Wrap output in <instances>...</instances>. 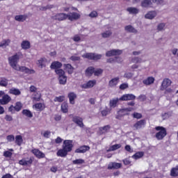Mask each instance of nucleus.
Instances as JSON below:
<instances>
[{"mask_svg": "<svg viewBox=\"0 0 178 178\" xmlns=\"http://www.w3.org/2000/svg\"><path fill=\"white\" fill-rule=\"evenodd\" d=\"M74 165H81L84 163V160L81 159H76L72 161Z\"/></svg>", "mask_w": 178, "mask_h": 178, "instance_id": "nucleus-54", "label": "nucleus"}, {"mask_svg": "<svg viewBox=\"0 0 178 178\" xmlns=\"http://www.w3.org/2000/svg\"><path fill=\"white\" fill-rule=\"evenodd\" d=\"M133 117L135 119H141V118H143V115H141V113H134L133 114Z\"/></svg>", "mask_w": 178, "mask_h": 178, "instance_id": "nucleus-62", "label": "nucleus"}, {"mask_svg": "<svg viewBox=\"0 0 178 178\" xmlns=\"http://www.w3.org/2000/svg\"><path fill=\"white\" fill-rule=\"evenodd\" d=\"M50 136H51L50 131H45L43 134V137H44V138H49Z\"/></svg>", "mask_w": 178, "mask_h": 178, "instance_id": "nucleus-63", "label": "nucleus"}, {"mask_svg": "<svg viewBox=\"0 0 178 178\" xmlns=\"http://www.w3.org/2000/svg\"><path fill=\"white\" fill-rule=\"evenodd\" d=\"M104 70H102V69H97V70H95V72H94V75L95 76H101V74H102Z\"/></svg>", "mask_w": 178, "mask_h": 178, "instance_id": "nucleus-59", "label": "nucleus"}, {"mask_svg": "<svg viewBox=\"0 0 178 178\" xmlns=\"http://www.w3.org/2000/svg\"><path fill=\"white\" fill-rule=\"evenodd\" d=\"M152 2L156 5H166L165 0H152Z\"/></svg>", "mask_w": 178, "mask_h": 178, "instance_id": "nucleus-55", "label": "nucleus"}, {"mask_svg": "<svg viewBox=\"0 0 178 178\" xmlns=\"http://www.w3.org/2000/svg\"><path fill=\"white\" fill-rule=\"evenodd\" d=\"M1 97L2 98L0 99L1 105H8V104L12 101V97H10L9 95L5 94V92H4V95H3Z\"/></svg>", "mask_w": 178, "mask_h": 178, "instance_id": "nucleus-7", "label": "nucleus"}, {"mask_svg": "<svg viewBox=\"0 0 178 178\" xmlns=\"http://www.w3.org/2000/svg\"><path fill=\"white\" fill-rule=\"evenodd\" d=\"M119 81H120V78L118 76L113 78L111 80L108 81V86L111 88H115L118 84H119Z\"/></svg>", "mask_w": 178, "mask_h": 178, "instance_id": "nucleus-11", "label": "nucleus"}, {"mask_svg": "<svg viewBox=\"0 0 178 178\" xmlns=\"http://www.w3.org/2000/svg\"><path fill=\"white\" fill-rule=\"evenodd\" d=\"M34 108H35V109H38V111H42V109L44 108V104H42V103H38L35 104V105H33Z\"/></svg>", "mask_w": 178, "mask_h": 178, "instance_id": "nucleus-53", "label": "nucleus"}, {"mask_svg": "<svg viewBox=\"0 0 178 178\" xmlns=\"http://www.w3.org/2000/svg\"><path fill=\"white\" fill-rule=\"evenodd\" d=\"M123 54V51L120 49H112L110 51H108L106 53V56L111 57V56H116L117 55H122Z\"/></svg>", "mask_w": 178, "mask_h": 178, "instance_id": "nucleus-9", "label": "nucleus"}, {"mask_svg": "<svg viewBox=\"0 0 178 178\" xmlns=\"http://www.w3.org/2000/svg\"><path fill=\"white\" fill-rule=\"evenodd\" d=\"M136 99V95L133 94H125L120 98V101H133Z\"/></svg>", "mask_w": 178, "mask_h": 178, "instance_id": "nucleus-13", "label": "nucleus"}, {"mask_svg": "<svg viewBox=\"0 0 178 178\" xmlns=\"http://www.w3.org/2000/svg\"><path fill=\"white\" fill-rule=\"evenodd\" d=\"M141 6L142 8H152V1L151 0H143L141 1Z\"/></svg>", "mask_w": 178, "mask_h": 178, "instance_id": "nucleus-19", "label": "nucleus"}, {"mask_svg": "<svg viewBox=\"0 0 178 178\" xmlns=\"http://www.w3.org/2000/svg\"><path fill=\"white\" fill-rule=\"evenodd\" d=\"M172 116V112H168V113H164L162 114V118L163 120H166V119H169Z\"/></svg>", "mask_w": 178, "mask_h": 178, "instance_id": "nucleus-52", "label": "nucleus"}, {"mask_svg": "<svg viewBox=\"0 0 178 178\" xmlns=\"http://www.w3.org/2000/svg\"><path fill=\"white\" fill-rule=\"evenodd\" d=\"M95 84H97V81L96 80H91L88 81L86 83H83L81 86L82 88H92V87H94V86H95Z\"/></svg>", "mask_w": 178, "mask_h": 178, "instance_id": "nucleus-17", "label": "nucleus"}, {"mask_svg": "<svg viewBox=\"0 0 178 178\" xmlns=\"http://www.w3.org/2000/svg\"><path fill=\"white\" fill-rule=\"evenodd\" d=\"M21 47L22 49H30L31 45L29 40H23L21 43Z\"/></svg>", "mask_w": 178, "mask_h": 178, "instance_id": "nucleus-27", "label": "nucleus"}, {"mask_svg": "<svg viewBox=\"0 0 178 178\" xmlns=\"http://www.w3.org/2000/svg\"><path fill=\"white\" fill-rule=\"evenodd\" d=\"M112 35V31L108 30L102 33L103 38H109Z\"/></svg>", "mask_w": 178, "mask_h": 178, "instance_id": "nucleus-43", "label": "nucleus"}, {"mask_svg": "<svg viewBox=\"0 0 178 178\" xmlns=\"http://www.w3.org/2000/svg\"><path fill=\"white\" fill-rule=\"evenodd\" d=\"M87 151H90V146L88 145H83L79 147L78 149L75 150L76 154H85Z\"/></svg>", "mask_w": 178, "mask_h": 178, "instance_id": "nucleus-15", "label": "nucleus"}, {"mask_svg": "<svg viewBox=\"0 0 178 178\" xmlns=\"http://www.w3.org/2000/svg\"><path fill=\"white\" fill-rule=\"evenodd\" d=\"M126 88H129V83H124L120 86V90H126Z\"/></svg>", "mask_w": 178, "mask_h": 178, "instance_id": "nucleus-61", "label": "nucleus"}, {"mask_svg": "<svg viewBox=\"0 0 178 178\" xmlns=\"http://www.w3.org/2000/svg\"><path fill=\"white\" fill-rule=\"evenodd\" d=\"M120 168H122V163L111 162L108 165L107 169H108V170H112L113 169H120Z\"/></svg>", "mask_w": 178, "mask_h": 178, "instance_id": "nucleus-14", "label": "nucleus"}, {"mask_svg": "<svg viewBox=\"0 0 178 178\" xmlns=\"http://www.w3.org/2000/svg\"><path fill=\"white\" fill-rule=\"evenodd\" d=\"M33 99L36 102L40 101L41 99V93L36 92L33 94Z\"/></svg>", "mask_w": 178, "mask_h": 178, "instance_id": "nucleus-49", "label": "nucleus"}, {"mask_svg": "<svg viewBox=\"0 0 178 178\" xmlns=\"http://www.w3.org/2000/svg\"><path fill=\"white\" fill-rule=\"evenodd\" d=\"M15 144L19 147L23 144V137L22 136L17 135L15 136Z\"/></svg>", "mask_w": 178, "mask_h": 178, "instance_id": "nucleus-34", "label": "nucleus"}, {"mask_svg": "<svg viewBox=\"0 0 178 178\" xmlns=\"http://www.w3.org/2000/svg\"><path fill=\"white\" fill-rule=\"evenodd\" d=\"M58 81L59 84L65 86L66 83H67V76H66V75H64L63 76H58Z\"/></svg>", "mask_w": 178, "mask_h": 178, "instance_id": "nucleus-31", "label": "nucleus"}, {"mask_svg": "<svg viewBox=\"0 0 178 178\" xmlns=\"http://www.w3.org/2000/svg\"><path fill=\"white\" fill-rule=\"evenodd\" d=\"M97 16H98V13H97V11H92L90 14H89V17H97Z\"/></svg>", "mask_w": 178, "mask_h": 178, "instance_id": "nucleus-64", "label": "nucleus"}, {"mask_svg": "<svg viewBox=\"0 0 178 178\" xmlns=\"http://www.w3.org/2000/svg\"><path fill=\"white\" fill-rule=\"evenodd\" d=\"M165 23H161L157 26V30L158 31H163V30H165Z\"/></svg>", "mask_w": 178, "mask_h": 178, "instance_id": "nucleus-57", "label": "nucleus"}, {"mask_svg": "<svg viewBox=\"0 0 178 178\" xmlns=\"http://www.w3.org/2000/svg\"><path fill=\"white\" fill-rule=\"evenodd\" d=\"M120 101V99L116 98L110 101V106L111 108H116V105H118V102Z\"/></svg>", "mask_w": 178, "mask_h": 178, "instance_id": "nucleus-41", "label": "nucleus"}, {"mask_svg": "<svg viewBox=\"0 0 178 178\" xmlns=\"http://www.w3.org/2000/svg\"><path fill=\"white\" fill-rule=\"evenodd\" d=\"M154 81H155V78L149 76L146 79L143 80V83L145 86H151V84H154Z\"/></svg>", "mask_w": 178, "mask_h": 178, "instance_id": "nucleus-22", "label": "nucleus"}, {"mask_svg": "<svg viewBox=\"0 0 178 178\" xmlns=\"http://www.w3.org/2000/svg\"><path fill=\"white\" fill-rule=\"evenodd\" d=\"M6 140L8 143H12V141H15V136L8 135L6 136Z\"/></svg>", "mask_w": 178, "mask_h": 178, "instance_id": "nucleus-60", "label": "nucleus"}, {"mask_svg": "<svg viewBox=\"0 0 178 178\" xmlns=\"http://www.w3.org/2000/svg\"><path fill=\"white\" fill-rule=\"evenodd\" d=\"M68 20H77V19H80V14L77 13H70L67 15Z\"/></svg>", "mask_w": 178, "mask_h": 178, "instance_id": "nucleus-18", "label": "nucleus"}, {"mask_svg": "<svg viewBox=\"0 0 178 178\" xmlns=\"http://www.w3.org/2000/svg\"><path fill=\"white\" fill-rule=\"evenodd\" d=\"M122 147V145L120 144H115L114 145H112L109 147V149H108V152H111V151H116V149H119V148Z\"/></svg>", "mask_w": 178, "mask_h": 178, "instance_id": "nucleus-44", "label": "nucleus"}, {"mask_svg": "<svg viewBox=\"0 0 178 178\" xmlns=\"http://www.w3.org/2000/svg\"><path fill=\"white\" fill-rule=\"evenodd\" d=\"M172 86V81L168 78H165L163 80L161 86H160L161 91H165L166 88Z\"/></svg>", "mask_w": 178, "mask_h": 178, "instance_id": "nucleus-6", "label": "nucleus"}, {"mask_svg": "<svg viewBox=\"0 0 178 178\" xmlns=\"http://www.w3.org/2000/svg\"><path fill=\"white\" fill-rule=\"evenodd\" d=\"M170 175L172 177H176L178 176V166L173 168L170 171Z\"/></svg>", "mask_w": 178, "mask_h": 178, "instance_id": "nucleus-45", "label": "nucleus"}, {"mask_svg": "<svg viewBox=\"0 0 178 178\" xmlns=\"http://www.w3.org/2000/svg\"><path fill=\"white\" fill-rule=\"evenodd\" d=\"M68 98L70 100V103L72 105H74V100L77 98V95L76 93L71 92L68 94Z\"/></svg>", "mask_w": 178, "mask_h": 178, "instance_id": "nucleus-23", "label": "nucleus"}, {"mask_svg": "<svg viewBox=\"0 0 178 178\" xmlns=\"http://www.w3.org/2000/svg\"><path fill=\"white\" fill-rule=\"evenodd\" d=\"M31 152L36 156V158H38V159H41L42 158H45V154L44 152L38 150V149H32Z\"/></svg>", "mask_w": 178, "mask_h": 178, "instance_id": "nucleus-16", "label": "nucleus"}, {"mask_svg": "<svg viewBox=\"0 0 178 178\" xmlns=\"http://www.w3.org/2000/svg\"><path fill=\"white\" fill-rule=\"evenodd\" d=\"M17 70V72H22L23 73H27L29 74H32L33 73H35V71L34 70H30L26 67L18 65L17 67L15 70Z\"/></svg>", "mask_w": 178, "mask_h": 178, "instance_id": "nucleus-8", "label": "nucleus"}, {"mask_svg": "<svg viewBox=\"0 0 178 178\" xmlns=\"http://www.w3.org/2000/svg\"><path fill=\"white\" fill-rule=\"evenodd\" d=\"M145 19L152 20L154 17H156V11H149L145 15Z\"/></svg>", "mask_w": 178, "mask_h": 178, "instance_id": "nucleus-24", "label": "nucleus"}, {"mask_svg": "<svg viewBox=\"0 0 178 178\" xmlns=\"http://www.w3.org/2000/svg\"><path fill=\"white\" fill-rule=\"evenodd\" d=\"M72 122L75 123V124H77L79 127H81V129L84 128V123L83 122V119L81 117L79 116H74L72 118Z\"/></svg>", "mask_w": 178, "mask_h": 178, "instance_id": "nucleus-10", "label": "nucleus"}, {"mask_svg": "<svg viewBox=\"0 0 178 178\" xmlns=\"http://www.w3.org/2000/svg\"><path fill=\"white\" fill-rule=\"evenodd\" d=\"M22 114L24 115V116H26V118H33V113L30 111V110L24 109L22 111Z\"/></svg>", "mask_w": 178, "mask_h": 178, "instance_id": "nucleus-46", "label": "nucleus"}, {"mask_svg": "<svg viewBox=\"0 0 178 178\" xmlns=\"http://www.w3.org/2000/svg\"><path fill=\"white\" fill-rule=\"evenodd\" d=\"M144 156V152H138L132 156L134 159H140V158H143Z\"/></svg>", "mask_w": 178, "mask_h": 178, "instance_id": "nucleus-42", "label": "nucleus"}, {"mask_svg": "<svg viewBox=\"0 0 178 178\" xmlns=\"http://www.w3.org/2000/svg\"><path fill=\"white\" fill-rule=\"evenodd\" d=\"M60 67H62V63L59 61H54L50 65V68L55 69V70H58L60 69Z\"/></svg>", "mask_w": 178, "mask_h": 178, "instance_id": "nucleus-20", "label": "nucleus"}, {"mask_svg": "<svg viewBox=\"0 0 178 178\" xmlns=\"http://www.w3.org/2000/svg\"><path fill=\"white\" fill-rule=\"evenodd\" d=\"M15 19L17 22H24L27 19L26 15H16Z\"/></svg>", "mask_w": 178, "mask_h": 178, "instance_id": "nucleus-35", "label": "nucleus"}, {"mask_svg": "<svg viewBox=\"0 0 178 178\" xmlns=\"http://www.w3.org/2000/svg\"><path fill=\"white\" fill-rule=\"evenodd\" d=\"M67 103H63L61 105V111L63 113H67Z\"/></svg>", "mask_w": 178, "mask_h": 178, "instance_id": "nucleus-50", "label": "nucleus"}, {"mask_svg": "<svg viewBox=\"0 0 178 178\" xmlns=\"http://www.w3.org/2000/svg\"><path fill=\"white\" fill-rule=\"evenodd\" d=\"M33 161L34 159L33 157H26L19 160L18 163L19 165H21V166H31Z\"/></svg>", "mask_w": 178, "mask_h": 178, "instance_id": "nucleus-4", "label": "nucleus"}, {"mask_svg": "<svg viewBox=\"0 0 178 178\" xmlns=\"http://www.w3.org/2000/svg\"><path fill=\"white\" fill-rule=\"evenodd\" d=\"M65 19H67V15L65 13H59L56 15V20H65Z\"/></svg>", "mask_w": 178, "mask_h": 178, "instance_id": "nucleus-32", "label": "nucleus"}, {"mask_svg": "<svg viewBox=\"0 0 178 178\" xmlns=\"http://www.w3.org/2000/svg\"><path fill=\"white\" fill-rule=\"evenodd\" d=\"M22 58H23V54L20 51L8 58V63L14 70L19 66L17 63Z\"/></svg>", "mask_w": 178, "mask_h": 178, "instance_id": "nucleus-1", "label": "nucleus"}, {"mask_svg": "<svg viewBox=\"0 0 178 178\" xmlns=\"http://www.w3.org/2000/svg\"><path fill=\"white\" fill-rule=\"evenodd\" d=\"M95 68L94 67H89L86 70V76H88V77H91L92 74H94Z\"/></svg>", "mask_w": 178, "mask_h": 178, "instance_id": "nucleus-28", "label": "nucleus"}, {"mask_svg": "<svg viewBox=\"0 0 178 178\" xmlns=\"http://www.w3.org/2000/svg\"><path fill=\"white\" fill-rule=\"evenodd\" d=\"M82 58L90 59V60H98L102 58V55L94 53H86L82 55Z\"/></svg>", "mask_w": 178, "mask_h": 178, "instance_id": "nucleus-2", "label": "nucleus"}, {"mask_svg": "<svg viewBox=\"0 0 178 178\" xmlns=\"http://www.w3.org/2000/svg\"><path fill=\"white\" fill-rule=\"evenodd\" d=\"M68 152H69L67 150H66L65 148L63 147V149H60L57 152L56 154H57V156L65 158V156H67Z\"/></svg>", "mask_w": 178, "mask_h": 178, "instance_id": "nucleus-21", "label": "nucleus"}, {"mask_svg": "<svg viewBox=\"0 0 178 178\" xmlns=\"http://www.w3.org/2000/svg\"><path fill=\"white\" fill-rule=\"evenodd\" d=\"M47 59H45V58H40L37 62H36V65H38V66L39 67H40L41 69H42V67H44V66H45L44 63L46 62Z\"/></svg>", "mask_w": 178, "mask_h": 178, "instance_id": "nucleus-30", "label": "nucleus"}, {"mask_svg": "<svg viewBox=\"0 0 178 178\" xmlns=\"http://www.w3.org/2000/svg\"><path fill=\"white\" fill-rule=\"evenodd\" d=\"M10 44V40L7 39V40H3L1 42H0V47H8Z\"/></svg>", "mask_w": 178, "mask_h": 178, "instance_id": "nucleus-47", "label": "nucleus"}, {"mask_svg": "<svg viewBox=\"0 0 178 178\" xmlns=\"http://www.w3.org/2000/svg\"><path fill=\"white\" fill-rule=\"evenodd\" d=\"M55 72L58 75V77H62L65 76V71L62 69L56 70Z\"/></svg>", "mask_w": 178, "mask_h": 178, "instance_id": "nucleus-48", "label": "nucleus"}, {"mask_svg": "<svg viewBox=\"0 0 178 178\" xmlns=\"http://www.w3.org/2000/svg\"><path fill=\"white\" fill-rule=\"evenodd\" d=\"M133 76H134V74H133L131 72H125L124 74V79H131L133 77Z\"/></svg>", "mask_w": 178, "mask_h": 178, "instance_id": "nucleus-58", "label": "nucleus"}, {"mask_svg": "<svg viewBox=\"0 0 178 178\" xmlns=\"http://www.w3.org/2000/svg\"><path fill=\"white\" fill-rule=\"evenodd\" d=\"M8 83H9V80H8L5 77L1 78L0 87H8Z\"/></svg>", "mask_w": 178, "mask_h": 178, "instance_id": "nucleus-36", "label": "nucleus"}, {"mask_svg": "<svg viewBox=\"0 0 178 178\" xmlns=\"http://www.w3.org/2000/svg\"><path fill=\"white\" fill-rule=\"evenodd\" d=\"M15 110L17 111V112H19L22 110V103L21 102H17L15 104V106H14Z\"/></svg>", "mask_w": 178, "mask_h": 178, "instance_id": "nucleus-56", "label": "nucleus"}, {"mask_svg": "<svg viewBox=\"0 0 178 178\" xmlns=\"http://www.w3.org/2000/svg\"><path fill=\"white\" fill-rule=\"evenodd\" d=\"M156 130L159 131L156 134V138L157 140H162L166 136V129L163 127H156Z\"/></svg>", "mask_w": 178, "mask_h": 178, "instance_id": "nucleus-3", "label": "nucleus"}, {"mask_svg": "<svg viewBox=\"0 0 178 178\" xmlns=\"http://www.w3.org/2000/svg\"><path fill=\"white\" fill-rule=\"evenodd\" d=\"M63 148L65 149L68 152H71V151L73 149V140H64L63 144Z\"/></svg>", "mask_w": 178, "mask_h": 178, "instance_id": "nucleus-5", "label": "nucleus"}, {"mask_svg": "<svg viewBox=\"0 0 178 178\" xmlns=\"http://www.w3.org/2000/svg\"><path fill=\"white\" fill-rule=\"evenodd\" d=\"M109 130H111L110 125H106L104 127H102L99 128V131L102 133V134H104V133H106L107 131H109Z\"/></svg>", "mask_w": 178, "mask_h": 178, "instance_id": "nucleus-40", "label": "nucleus"}, {"mask_svg": "<svg viewBox=\"0 0 178 178\" xmlns=\"http://www.w3.org/2000/svg\"><path fill=\"white\" fill-rule=\"evenodd\" d=\"M118 115L116 116V119H119V118L122 116H125V115H129V113H127L126 108H122L118 111Z\"/></svg>", "mask_w": 178, "mask_h": 178, "instance_id": "nucleus-37", "label": "nucleus"}, {"mask_svg": "<svg viewBox=\"0 0 178 178\" xmlns=\"http://www.w3.org/2000/svg\"><path fill=\"white\" fill-rule=\"evenodd\" d=\"M64 67H65V70H66L69 74H73L74 67H73V66H72V65L64 64Z\"/></svg>", "mask_w": 178, "mask_h": 178, "instance_id": "nucleus-26", "label": "nucleus"}, {"mask_svg": "<svg viewBox=\"0 0 178 178\" xmlns=\"http://www.w3.org/2000/svg\"><path fill=\"white\" fill-rule=\"evenodd\" d=\"M107 62L108 63H113V62H118V63H122V58H120L119 57H115L114 58H111L107 60Z\"/></svg>", "mask_w": 178, "mask_h": 178, "instance_id": "nucleus-38", "label": "nucleus"}, {"mask_svg": "<svg viewBox=\"0 0 178 178\" xmlns=\"http://www.w3.org/2000/svg\"><path fill=\"white\" fill-rule=\"evenodd\" d=\"M125 31H127L128 33H134V34H137L138 31L137 29H136L133 26L128 25L124 27Z\"/></svg>", "mask_w": 178, "mask_h": 178, "instance_id": "nucleus-25", "label": "nucleus"}, {"mask_svg": "<svg viewBox=\"0 0 178 178\" xmlns=\"http://www.w3.org/2000/svg\"><path fill=\"white\" fill-rule=\"evenodd\" d=\"M127 12H129L131 15H137L140 10L137 8L129 7L127 9Z\"/></svg>", "mask_w": 178, "mask_h": 178, "instance_id": "nucleus-33", "label": "nucleus"}, {"mask_svg": "<svg viewBox=\"0 0 178 178\" xmlns=\"http://www.w3.org/2000/svg\"><path fill=\"white\" fill-rule=\"evenodd\" d=\"M9 94H12L13 95H20L22 94V92L20 90L16 88H12L9 90Z\"/></svg>", "mask_w": 178, "mask_h": 178, "instance_id": "nucleus-29", "label": "nucleus"}, {"mask_svg": "<svg viewBox=\"0 0 178 178\" xmlns=\"http://www.w3.org/2000/svg\"><path fill=\"white\" fill-rule=\"evenodd\" d=\"M54 101V102H63L65 101V96L56 97Z\"/></svg>", "mask_w": 178, "mask_h": 178, "instance_id": "nucleus-51", "label": "nucleus"}, {"mask_svg": "<svg viewBox=\"0 0 178 178\" xmlns=\"http://www.w3.org/2000/svg\"><path fill=\"white\" fill-rule=\"evenodd\" d=\"M13 149H9V151H5L3 152V156L5 158H12V156L13 155Z\"/></svg>", "mask_w": 178, "mask_h": 178, "instance_id": "nucleus-39", "label": "nucleus"}, {"mask_svg": "<svg viewBox=\"0 0 178 178\" xmlns=\"http://www.w3.org/2000/svg\"><path fill=\"white\" fill-rule=\"evenodd\" d=\"M145 124H147L145 120H140L134 124V127L136 130H138L145 127Z\"/></svg>", "mask_w": 178, "mask_h": 178, "instance_id": "nucleus-12", "label": "nucleus"}]
</instances>
